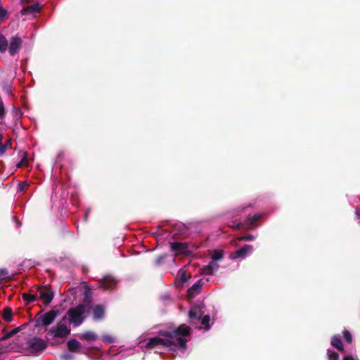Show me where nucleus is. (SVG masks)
<instances>
[{
  "instance_id": "nucleus-1",
  "label": "nucleus",
  "mask_w": 360,
  "mask_h": 360,
  "mask_svg": "<svg viewBox=\"0 0 360 360\" xmlns=\"http://www.w3.org/2000/svg\"><path fill=\"white\" fill-rule=\"evenodd\" d=\"M165 338L153 337L148 340L146 347L148 349L155 348L156 346L162 345L167 347H174L171 350L175 351L176 348L182 349L184 353L187 348L186 337L191 334V328L186 324H181L176 329L165 331L161 333Z\"/></svg>"
},
{
  "instance_id": "nucleus-2",
  "label": "nucleus",
  "mask_w": 360,
  "mask_h": 360,
  "mask_svg": "<svg viewBox=\"0 0 360 360\" xmlns=\"http://www.w3.org/2000/svg\"><path fill=\"white\" fill-rule=\"evenodd\" d=\"M86 312L87 310L82 304L70 307L67 312L69 322L74 326H79L84 321L86 317Z\"/></svg>"
},
{
  "instance_id": "nucleus-3",
  "label": "nucleus",
  "mask_w": 360,
  "mask_h": 360,
  "mask_svg": "<svg viewBox=\"0 0 360 360\" xmlns=\"http://www.w3.org/2000/svg\"><path fill=\"white\" fill-rule=\"evenodd\" d=\"M70 333V330L65 324L59 323L48 331L46 338L49 340L54 338H65Z\"/></svg>"
},
{
  "instance_id": "nucleus-4",
  "label": "nucleus",
  "mask_w": 360,
  "mask_h": 360,
  "mask_svg": "<svg viewBox=\"0 0 360 360\" xmlns=\"http://www.w3.org/2000/svg\"><path fill=\"white\" fill-rule=\"evenodd\" d=\"M26 343L32 354L41 352L47 347L44 340L37 337L27 339Z\"/></svg>"
},
{
  "instance_id": "nucleus-5",
  "label": "nucleus",
  "mask_w": 360,
  "mask_h": 360,
  "mask_svg": "<svg viewBox=\"0 0 360 360\" xmlns=\"http://www.w3.org/2000/svg\"><path fill=\"white\" fill-rule=\"evenodd\" d=\"M189 244L188 243L174 242L170 243V250L173 252L175 257L179 255L190 256L192 251L188 249Z\"/></svg>"
},
{
  "instance_id": "nucleus-6",
  "label": "nucleus",
  "mask_w": 360,
  "mask_h": 360,
  "mask_svg": "<svg viewBox=\"0 0 360 360\" xmlns=\"http://www.w3.org/2000/svg\"><path fill=\"white\" fill-rule=\"evenodd\" d=\"M36 292L39 293V299L45 304H49L51 302L54 297V292L50 287L44 285L43 287H37Z\"/></svg>"
},
{
  "instance_id": "nucleus-7",
  "label": "nucleus",
  "mask_w": 360,
  "mask_h": 360,
  "mask_svg": "<svg viewBox=\"0 0 360 360\" xmlns=\"http://www.w3.org/2000/svg\"><path fill=\"white\" fill-rule=\"evenodd\" d=\"M22 44V40L18 34L12 36L9 41L8 45V51L11 56H13L17 54Z\"/></svg>"
},
{
  "instance_id": "nucleus-8",
  "label": "nucleus",
  "mask_w": 360,
  "mask_h": 360,
  "mask_svg": "<svg viewBox=\"0 0 360 360\" xmlns=\"http://www.w3.org/2000/svg\"><path fill=\"white\" fill-rule=\"evenodd\" d=\"M116 285L117 281L110 276H105L101 279L97 284L98 288H102L105 290H112L115 288Z\"/></svg>"
},
{
  "instance_id": "nucleus-9",
  "label": "nucleus",
  "mask_w": 360,
  "mask_h": 360,
  "mask_svg": "<svg viewBox=\"0 0 360 360\" xmlns=\"http://www.w3.org/2000/svg\"><path fill=\"white\" fill-rule=\"evenodd\" d=\"M253 250V246L250 245H245L243 248L233 252L230 255V257L233 259L239 258H244Z\"/></svg>"
},
{
  "instance_id": "nucleus-10",
  "label": "nucleus",
  "mask_w": 360,
  "mask_h": 360,
  "mask_svg": "<svg viewBox=\"0 0 360 360\" xmlns=\"http://www.w3.org/2000/svg\"><path fill=\"white\" fill-rule=\"evenodd\" d=\"M92 311L93 319L98 321L103 320L105 317V306L102 304H96L90 307Z\"/></svg>"
},
{
  "instance_id": "nucleus-11",
  "label": "nucleus",
  "mask_w": 360,
  "mask_h": 360,
  "mask_svg": "<svg viewBox=\"0 0 360 360\" xmlns=\"http://www.w3.org/2000/svg\"><path fill=\"white\" fill-rule=\"evenodd\" d=\"M58 314V311L52 309L49 311L45 313L41 317V325L44 326H48L51 324Z\"/></svg>"
},
{
  "instance_id": "nucleus-12",
  "label": "nucleus",
  "mask_w": 360,
  "mask_h": 360,
  "mask_svg": "<svg viewBox=\"0 0 360 360\" xmlns=\"http://www.w3.org/2000/svg\"><path fill=\"white\" fill-rule=\"evenodd\" d=\"M262 215L260 214H256L254 216H248L244 221L245 227L247 230H250L257 226L255 223L261 218Z\"/></svg>"
},
{
  "instance_id": "nucleus-13",
  "label": "nucleus",
  "mask_w": 360,
  "mask_h": 360,
  "mask_svg": "<svg viewBox=\"0 0 360 360\" xmlns=\"http://www.w3.org/2000/svg\"><path fill=\"white\" fill-rule=\"evenodd\" d=\"M191 277L190 274H187V271L184 269H179L177 273L176 277L175 278V283L176 285H182L184 283H186L188 278Z\"/></svg>"
},
{
  "instance_id": "nucleus-14",
  "label": "nucleus",
  "mask_w": 360,
  "mask_h": 360,
  "mask_svg": "<svg viewBox=\"0 0 360 360\" xmlns=\"http://www.w3.org/2000/svg\"><path fill=\"white\" fill-rule=\"evenodd\" d=\"M203 285L202 280H198L187 290L188 296L193 297L200 292L201 288Z\"/></svg>"
},
{
  "instance_id": "nucleus-15",
  "label": "nucleus",
  "mask_w": 360,
  "mask_h": 360,
  "mask_svg": "<svg viewBox=\"0 0 360 360\" xmlns=\"http://www.w3.org/2000/svg\"><path fill=\"white\" fill-rule=\"evenodd\" d=\"M202 315V311L197 307H192L188 312V318L191 321H199Z\"/></svg>"
},
{
  "instance_id": "nucleus-16",
  "label": "nucleus",
  "mask_w": 360,
  "mask_h": 360,
  "mask_svg": "<svg viewBox=\"0 0 360 360\" xmlns=\"http://www.w3.org/2000/svg\"><path fill=\"white\" fill-rule=\"evenodd\" d=\"M219 267L217 262L212 259L208 265L202 269V273L205 275H212L214 271L218 270Z\"/></svg>"
},
{
  "instance_id": "nucleus-17",
  "label": "nucleus",
  "mask_w": 360,
  "mask_h": 360,
  "mask_svg": "<svg viewBox=\"0 0 360 360\" xmlns=\"http://www.w3.org/2000/svg\"><path fill=\"white\" fill-rule=\"evenodd\" d=\"M39 11V4H34L31 6H27L23 7L20 13L22 15H28V14H34Z\"/></svg>"
},
{
  "instance_id": "nucleus-18",
  "label": "nucleus",
  "mask_w": 360,
  "mask_h": 360,
  "mask_svg": "<svg viewBox=\"0 0 360 360\" xmlns=\"http://www.w3.org/2000/svg\"><path fill=\"white\" fill-rule=\"evenodd\" d=\"M330 344L333 347L336 348L338 351H340V352L344 351V346H343L342 342L338 336L333 335L331 338Z\"/></svg>"
},
{
  "instance_id": "nucleus-19",
  "label": "nucleus",
  "mask_w": 360,
  "mask_h": 360,
  "mask_svg": "<svg viewBox=\"0 0 360 360\" xmlns=\"http://www.w3.org/2000/svg\"><path fill=\"white\" fill-rule=\"evenodd\" d=\"M79 338L87 341H94L97 338V335L94 331L86 330L79 335Z\"/></svg>"
},
{
  "instance_id": "nucleus-20",
  "label": "nucleus",
  "mask_w": 360,
  "mask_h": 360,
  "mask_svg": "<svg viewBox=\"0 0 360 360\" xmlns=\"http://www.w3.org/2000/svg\"><path fill=\"white\" fill-rule=\"evenodd\" d=\"M68 349L72 352H75L81 347V343L75 339H70L68 341Z\"/></svg>"
},
{
  "instance_id": "nucleus-21",
  "label": "nucleus",
  "mask_w": 360,
  "mask_h": 360,
  "mask_svg": "<svg viewBox=\"0 0 360 360\" xmlns=\"http://www.w3.org/2000/svg\"><path fill=\"white\" fill-rule=\"evenodd\" d=\"M2 317L6 322H11L13 320V311L10 307H5L3 309Z\"/></svg>"
},
{
  "instance_id": "nucleus-22",
  "label": "nucleus",
  "mask_w": 360,
  "mask_h": 360,
  "mask_svg": "<svg viewBox=\"0 0 360 360\" xmlns=\"http://www.w3.org/2000/svg\"><path fill=\"white\" fill-rule=\"evenodd\" d=\"M22 298L26 302V304H29L37 300V295L23 292Z\"/></svg>"
},
{
  "instance_id": "nucleus-23",
  "label": "nucleus",
  "mask_w": 360,
  "mask_h": 360,
  "mask_svg": "<svg viewBox=\"0 0 360 360\" xmlns=\"http://www.w3.org/2000/svg\"><path fill=\"white\" fill-rule=\"evenodd\" d=\"M8 41L3 34H0V53H5L8 49Z\"/></svg>"
},
{
  "instance_id": "nucleus-24",
  "label": "nucleus",
  "mask_w": 360,
  "mask_h": 360,
  "mask_svg": "<svg viewBox=\"0 0 360 360\" xmlns=\"http://www.w3.org/2000/svg\"><path fill=\"white\" fill-rule=\"evenodd\" d=\"M255 239V236L252 234H248L244 236H240L236 238L235 240H232L231 243L233 245H238L237 241H250Z\"/></svg>"
},
{
  "instance_id": "nucleus-25",
  "label": "nucleus",
  "mask_w": 360,
  "mask_h": 360,
  "mask_svg": "<svg viewBox=\"0 0 360 360\" xmlns=\"http://www.w3.org/2000/svg\"><path fill=\"white\" fill-rule=\"evenodd\" d=\"M20 330V327L15 328L10 332L6 333L4 336L0 338V341H4V340H6L13 337L14 335L18 333Z\"/></svg>"
},
{
  "instance_id": "nucleus-26",
  "label": "nucleus",
  "mask_w": 360,
  "mask_h": 360,
  "mask_svg": "<svg viewBox=\"0 0 360 360\" xmlns=\"http://www.w3.org/2000/svg\"><path fill=\"white\" fill-rule=\"evenodd\" d=\"M167 258V254H162L157 257L155 264L157 266L161 265L165 263L166 259Z\"/></svg>"
},
{
  "instance_id": "nucleus-27",
  "label": "nucleus",
  "mask_w": 360,
  "mask_h": 360,
  "mask_svg": "<svg viewBox=\"0 0 360 360\" xmlns=\"http://www.w3.org/2000/svg\"><path fill=\"white\" fill-rule=\"evenodd\" d=\"M223 258V252L221 250H214L212 256V259L217 262L218 260H221Z\"/></svg>"
},
{
  "instance_id": "nucleus-28",
  "label": "nucleus",
  "mask_w": 360,
  "mask_h": 360,
  "mask_svg": "<svg viewBox=\"0 0 360 360\" xmlns=\"http://www.w3.org/2000/svg\"><path fill=\"white\" fill-rule=\"evenodd\" d=\"M210 317L209 315H205L201 320V323L205 326V328L206 330L210 329Z\"/></svg>"
},
{
  "instance_id": "nucleus-29",
  "label": "nucleus",
  "mask_w": 360,
  "mask_h": 360,
  "mask_svg": "<svg viewBox=\"0 0 360 360\" xmlns=\"http://www.w3.org/2000/svg\"><path fill=\"white\" fill-rule=\"evenodd\" d=\"M328 360H338L339 359V354L333 352L330 349H328Z\"/></svg>"
},
{
  "instance_id": "nucleus-30",
  "label": "nucleus",
  "mask_w": 360,
  "mask_h": 360,
  "mask_svg": "<svg viewBox=\"0 0 360 360\" xmlns=\"http://www.w3.org/2000/svg\"><path fill=\"white\" fill-rule=\"evenodd\" d=\"M343 337L345 340V341L347 342V343H352V334L350 333V332L347 330H345L343 331Z\"/></svg>"
},
{
  "instance_id": "nucleus-31",
  "label": "nucleus",
  "mask_w": 360,
  "mask_h": 360,
  "mask_svg": "<svg viewBox=\"0 0 360 360\" xmlns=\"http://www.w3.org/2000/svg\"><path fill=\"white\" fill-rule=\"evenodd\" d=\"M91 303V297H84L83 302L80 304L84 307V309L87 310L88 308L90 309V304Z\"/></svg>"
},
{
  "instance_id": "nucleus-32",
  "label": "nucleus",
  "mask_w": 360,
  "mask_h": 360,
  "mask_svg": "<svg viewBox=\"0 0 360 360\" xmlns=\"http://www.w3.org/2000/svg\"><path fill=\"white\" fill-rule=\"evenodd\" d=\"M29 186V184L26 182H19L18 185V191L24 192Z\"/></svg>"
},
{
  "instance_id": "nucleus-33",
  "label": "nucleus",
  "mask_w": 360,
  "mask_h": 360,
  "mask_svg": "<svg viewBox=\"0 0 360 360\" xmlns=\"http://www.w3.org/2000/svg\"><path fill=\"white\" fill-rule=\"evenodd\" d=\"M230 226L235 230L246 229L244 222L237 223L236 224L231 225Z\"/></svg>"
},
{
  "instance_id": "nucleus-34",
  "label": "nucleus",
  "mask_w": 360,
  "mask_h": 360,
  "mask_svg": "<svg viewBox=\"0 0 360 360\" xmlns=\"http://www.w3.org/2000/svg\"><path fill=\"white\" fill-rule=\"evenodd\" d=\"M6 114V111L2 100L0 98V118H4Z\"/></svg>"
},
{
  "instance_id": "nucleus-35",
  "label": "nucleus",
  "mask_w": 360,
  "mask_h": 360,
  "mask_svg": "<svg viewBox=\"0 0 360 360\" xmlns=\"http://www.w3.org/2000/svg\"><path fill=\"white\" fill-rule=\"evenodd\" d=\"M3 136L0 134V156L2 155L6 150V145L2 143Z\"/></svg>"
},
{
  "instance_id": "nucleus-36",
  "label": "nucleus",
  "mask_w": 360,
  "mask_h": 360,
  "mask_svg": "<svg viewBox=\"0 0 360 360\" xmlns=\"http://www.w3.org/2000/svg\"><path fill=\"white\" fill-rule=\"evenodd\" d=\"M84 297H91L92 292H91V289L89 286H88V285L84 286Z\"/></svg>"
},
{
  "instance_id": "nucleus-37",
  "label": "nucleus",
  "mask_w": 360,
  "mask_h": 360,
  "mask_svg": "<svg viewBox=\"0 0 360 360\" xmlns=\"http://www.w3.org/2000/svg\"><path fill=\"white\" fill-rule=\"evenodd\" d=\"M8 274V271L5 269H0V280L4 279L6 278Z\"/></svg>"
},
{
  "instance_id": "nucleus-38",
  "label": "nucleus",
  "mask_w": 360,
  "mask_h": 360,
  "mask_svg": "<svg viewBox=\"0 0 360 360\" xmlns=\"http://www.w3.org/2000/svg\"><path fill=\"white\" fill-rule=\"evenodd\" d=\"M343 360H357V359H355L352 355H347V356H344Z\"/></svg>"
},
{
  "instance_id": "nucleus-39",
  "label": "nucleus",
  "mask_w": 360,
  "mask_h": 360,
  "mask_svg": "<svg viewBox=\"0 0 360 360\" xmlns=\"http://www.w3.org/2000/svg\"><path fill=\"white\" fill-rule=\"evenodd\" d=\"M20 3L23 5L28 4L30 3V0H20Z\"/></svg>"
},
{
  "instance_id": "nucleus-40",
  "label": "nucleus",
  "mask_w": 360,
  "mask_h": 360,
  "mask_svg": "<svg viewBox=\"0 0 360 360\" xmlns=\"http://www.w3.org/2000/svg\"><path fill=\"white\" fill-rule=\"evenodd\" d=\"M27 155V153H24V158H23V159L22 160V162H25V164H27V160H26V158H25V156H26Z\"/></svg>"
},
{
  "instance_id": "nucleus-41",
  "label": "nucleus",
  "mask_w": 360,
  "mask_h": 360,
  "mask_svg": "<svg viewBox=\"0 0 360 360\" xmlns=\"http://www.w3.org/2000/svg\"><path fill=\"white\" fill-rule=\"evenodd\" d=\"M13 218L16 220V224L18 226H21V223L19 221V220H18L15 217H13Z\"/></svg>"
},
{
  "instance_id": "nucleus-42",
  "label": "nucleus",
  "mask_w": 360,
  "mask_h": 360,
  "mask_svg": "<svg viewBox=\"0 0 360 360\" xmlns=\"http://www.w3.org/2000/svg\"><path fill=\"white\" fill-rule=\"evenodd\" d=\"M4 352V347L0 345V354L3 353Z\"/></svg>"
},
{
  "instance_id": "nucleus-43",
  "label": "nucleus",
  "mask_w": 360,
  "mask_h": 360,
  "mask_svg": "<svg viewBox=\"0 0 360 360\" xmlns=\"http://www.w3.org/2000/svg\"><path fill=\"white\" fill-rule=\"evenodd\" d=\"M356 214L359 219H360V212H356Z\"/></svg>"
},
{
  "instance_id": "nucleus-44",
  "label": "nucleus",
  "mask_w": 360,
  "mask_h": 360,
  "mask_svg": "<svg viewBox=\"0 0 360 360\" xmlns=\"http://www.w3.org/2000/svg\"><path fill=\"white\" fill-rule=\"evenodd\" d=\"M6 149L7 148H11V145H8V144H6Z\"/></svg>"
},
{
  "instance_id": "nucleus-45",
  "label": "nucleus",
  "mask_w": 360,
  "mask_h": 360,
  "mask_svg": "<svg viewBox=\"0 0 360 360\" xmlns=\"http://www.w3.org/2000/svg\"><path fill=\"white\" fill-rule=\"evenodd\" d=\"M6 91L7 92H8V91H9V89H8V88H6Z\"/></svg>"
}]
</instances>
